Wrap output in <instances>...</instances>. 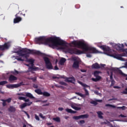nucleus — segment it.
Instances as JSON below:
<instances>
[{"label": "nucleus", "instance_id": "f257e3e1", "mask_svg": "<svg viewBox=\"0 0 127 127\" xmlns=\"http://www.w3.org/2000/svg\"><path fill=\"white\" fill-rule=\"evenodd\" d=\"M36 43L38 44H44L45 45H49V47L54 49V47H57L59 45L61 47H59V49L61 50H66L67 53L69 54H75L76 55H80L84 53L76 48H69L67 46V42L62 40L58 37H50L46 38L45 37H40L35 39Z\"/></svg>", "mask_w": 127, "mask_h": 127}, {"label": "nucleus", "instance_id": "f03ea898", "mask_svg": "<svg viewBox=\"0 0 127 127\" xmlns=\"http://www.w3.org/2000/svg\"><path fill=\"white\" fill-rule=\"evenodd\" d=\"M71 44L74 45V46L77 47L78 48H81L84 51H90V53H98V50L95 48L92 47H88V45L84 42L81 41L77 42V41H73L71 42Z\"/></svg>", "mask_w": 127, "mask_h": 127}, {"label": "nucleus", "instance_id": "7ed1b4c3", "mask_svg": "<svg viewBox=\"0 0 127 127\" xmlns=\"http://www.w3.org/2000/svg\"><path fill=\"white\" fill-rule=\"evenodd\" d=\"M19 56L21 57H24L26 59L28 58V54H32V55H42V53L39 51H36L34 50H30L27 48H24L19 50L17 52H15Z\"/></svg>", "mask_w": 127, "mask_h": 127}, {"label": "nucleus", "instance_id": "20e7f679", "mask_svg": "<svg viewBox=\"0 0 127 127\" xmlns=\"http://www.w3.org/2000/svg\"><path fill=\"white\" fill-rule=\"evenodd\" d=\"M44 61L45 63V66L47 69L48 70H52L53 69V66H52V63L50 62V60L47 57L43 58Z\"/></svg>", "mask_w": 127, "mask_h": 127}, {"label": "nucleus", "instance_id": "39448f33", "mask_svg": "<svg viewBox=\"0 0 127 127\" xmlns=\"http://www.w3.org/2000/svg\"><path fill=\"white\" fill-rule=\"evenodd\" d=\"M126 55H127L126 54H119L116 53L111 54L110 55L111 57H113L114 58H116V59L121 60V61H125V60H124L123 57H125Z\"/></svg>", "mask_w": 127, "mask_h": 127}, {"label": "nucleus", "instance_id": "423d86ee", "mask_svg": "<svg viewBox=\"0 0 127 127\" xmlns=\"http://www.w3.org/2000/svg\"><path fill=\"white\" fill-rule=\"evenodd\" d=\"M23 82H21L16 84H8L6 86L8 89H14V88H18L20 86H23Z\"/></svg>", "mask_w": 127, "mask_h": 127}, {"label": "nucleus", "instance_id": "0eeeda50", "mask_svg": "<svg viewBox=\"0 0 127 127\" xmlns=\"http://www.w3.org/2000/svg\"><path fill=\"white\" fill-rule=\"evenodd\" d=\"M28 62L31 64V67L28 68V70L30 72H31L32 70H36V68L34 67V60L33 59H28Z\"/></svg>", "mask_w": 127, "mask_h": 127}, {"label": "nucleus", "instance_id": "6e6552de", "mask_svg": "<svg viewBox=\"0 0 127 127\" xmlns=\"http://www.w3.org/2000/svg\"><path fill=\"white\" fill-rule=\"evenodd\" d=\"M88 118H89V115L84 114L80 115L79 116H73L72 117V119H73V120H76L77 121L78 120H80V119H88Z\"/></svg>", "mask_w": 127, "mask_h": 127}, {"label": "nucleus", "instance_id": "1a4fd4ad", "mask_svg": "<svg viewBox=\"0 0 127 127\" xmlns=\"http://www.w3.org/2000/svg\"><path fill=\"white\" fill-rule=\"evenodd\" d=\"M65 82H67V83H71L72 84H75V82H76V79L73 76L66 77L65 79Z\"/></svg>", "mask_w": 127, "mask_h": 127}, {"label": "nucleus", "instance_id": "9d476101", "mask_svg": "<svg viewBox=\"0 0 127 127\" xmlns=\"http://www.w3.org/2000/svg\"><path fill=\"white\" fill-rule=\"evenodd\" d=\"M32 105V102H29L28 103H24L22 105L20 106V109L22 110V109H24L25 107H29Z\"/></svg>", "mask_w": 127, "mask_h": 127}, {"label": "nucleus", "instance_id": "9b49d317", "mask_svg": "<svg viewBox=\"0 0 127 127\" xmlns=\"http://www.w3.org/2000/svg\"><path fill=\"white\" fill-rule=\"evenodd\" d=\"M17 80V77L13 75H10L8 78V81L10 83H13L14 81H16Z\"/></svg>", "mask_w": 127, "mask_h": 127}, {"label": "nucleus", "instance_id": "f8f14e48", "mask_svg": "<svg viewBox=\"0 0 127 127\" xmlns=\"http://www.w3.org/2000/svg\"><path fill=\"white\" fill-rule=\"evenodd\" d=\"M79 61L74 60L72 64V68H74V69H79Z\"/></svg>", "mask_w": 127, "mask_h": 127}, {"label": "nucleus", "instance_id": "ddd939ff", "mask_svg": "<svg viewBox=\"0 0 127 127\" xmlns=\"http://www.w3.org/2000/svg\"><path fill=\"white\" fill-rule=\"evenodd\" d=\"M15 18L13 20L14 23H18V22H20L21 20H22V18L20 17H17V14L15 15Z\"/></svg>", "mask_w": 127, "mask_h": 127}, {"label": "nucleus", "instance_id": "4468645a", "mask_svg": "<svg viewBox=\"0 0 127 127\" xmlns=\"http://www.w3.org/2000/svg\"><path fill=\"white\" fill-rule=\"evenodd\" d=\"M100 48L105 52H110V51H111V49H110V47H106L105 46H101Z\"/></svg>", "mask_w": 127, "mask_h": 127}, {"label": "nucleus", "instance_id": "2eb2a0df", "mask_svg": "<svg viewBox=\"0 0 127 127\" xmlns=\"http://www.w3.org/2000/svg\"><path fill=\"white\" fill-rule=\"evenodd\" d=\"M8 45L7 43H5L3 45H0V50H1L2 51L4 50V49H8Z\"/></svg>", "mask_w": 127, "mask_h": 127}, {"label": "nucleus", "instance_id": "dca6fc26", "mask_svg": "<svg viewBox=\"0 0 127 127\" xmlns=\"http://www.w3.org/2000/svg\"><path fill=\"white\" fill-rule=\"evenodd\" d=\"M26 97H27V98H29V99H31V100H34L35 99V97L33 96L32 94L29 92H26L25 93V95Z\"/></svg>", "mask_w": 127, "mask_h": 127}, {"label": "nucleus", "instance_id": "f3484780", "mask_svg": "<svg viewBox=\"0 0 127 127\" xmlns=\"http://www.w3.org/2000/svg\"><path fill=\"white\" fill-rule=\"evenodd\" d=\"M92 69H100L101 66L98 63H95L92 64Z\"/></svg>", "mask_w": 127, "mask_h": 127}, {"label": "nucleus", "instance_id": "a211bd4d", "mask_svg": "<svg viewBox=\"0 0 127 127\" xmlns=\"http://www.w3.org/2000/svg\"><path fill=\"white\" fill-rule=\"evenodd\" d=\"M66 112L67 113H69L70 114H76L77 113L76 111H73L72 109H70L68 108H67L65 109Z\"/></svg>", "mask_w": 127, "mask_h": 127}, {"label": "nucleus", "instance_id": "6ab92c4d", "mask_svg": "<svg viewBox=\"0 0 127 127\" xmlns=\"http://www.w3.org/2000/svg\"><path fill=\"white\" fill-rule=\"evenodd\" d=\"M8 111L11 113H14V112L16 111V109L15 108H14L13 106H10L8 109Z\"/></svg>", "mask_w": 127, "mask_h": 127}, {"label": "nucleus", "instance_id": "aec40b11", "mask_svg": "<svg viewBox=\"0 0 127 127\" xmlns=\"http://www.w3.org/2000/svg\"><path fill=\"white\" fill-rule=\"evenodd\" d=\"M35 93H36V94H38V95H42L43 93V92H42V91H41V89L39 88L35 90Z\"/></svg>", "mask_w": 127, "mask_h": 127}, {"label": "nucleus", "instance_id": "412c9836", "mask_svg": "<svg viewBox=\"0 0 127 127\" xmlns=\"http://www.w3.org/2000/svg\"><path fill=\"white\" fill-rule=\"evenodd\" d=\"M66 62V59L65 58H62L60 61V65H64V63Z\"/></svg>", "mask_w": 127, "mask_h": 127}, {"label": "nucleus", "instance_id": "4be33fe9", "mask_svg": "<svg viewBox=\"0 0 127 127\" xmlns=\"http://www.w3.org/2000/svg\"><path fill=\"white\" fill-rule=\"evenodd\" d=\"M118 73L119 74H120V75L123 76V77H127V74H126L125 73L123 72V71L121 69L118 70Z\"/></svg>", "mask_w": 127, "mask_h": 127}, {"label": "nucleus", "instance_id": "5701e85b", "mask_svg": "<svg viewBox=\"0 0 127 127\" xmlns=\"http://www.w3.org/2000/svg\"><path fill=\"white\" fill-rule=\"evenodd\" d=\"M75 95H78V96H79L80 97H81L82 98H85L86 96L85 95L79 93V92H75Z\"/></svg>", "mask_w": 127, "mask_h": 127}, {"label": "nucleus", "instance_id": "b1692460", "mask_svg": "<svg viewBox=\"0 0 127 127\" xmlns=\"http://www.w3.org/2000/svg\"><path fill=\"white\" fill-rule=\"evenodd\" d=\"M97 114L98 115V117L100 118V119H103V113L101 111H98L97 112Z\"/></svg>", "mask_w": 127, "mask_h": 127}, {"label": "nucleus", "instance_id": "393cba45", "mask_svg": "<svg viewBox=\"0 0 127 127\" xmlns=\"http://www.w3.org/2000/svg\"><path fill=\"white\" fill-rule=\"evenodd\" d=\"M45 97H50V93L45 91L43 92V94Z\"/></svg>", "mask_w": 127, "mask_h": 127}, {"label": "nucleus", "instance_id": "a878e982", "mask_svg": "<svg viewBox=\"0 0 127 127\" xmlns=\"http://www.w3.org/2000/svg\"><path fill=\"white\" fill-rule=\"evenodd\" d=\"M6 84H7V81H0V86H4Z\"/></svg>", "mask_w": 127, "mask_h": 127}, {"label": "nucleus", "instance_id": "bb28decb", "mask_svg": "<svg viewBox=\"0 0 127 127\" xmlns=\"http://www.w3.org/2000/svg\"><path fill=\"white\" fill-rule=\"evenodd\" d=\"M28 80H32L33 82H35L36 80L37 79V78L36 77H29L28 78Z\"/></svg>", "mask_w": 127, "mask_h": 127}, {"label": "nucleus", "instance_id": "cd10ccee", "mask_svg": "<svg viewBox=\"0 0 127 127\" xmlns=\"http://www.w3.org/2000/svg\"><path fill=\"white\" fill-rule=\"evenodd\" d=\"M53 120L55 122H57V123H60V118L59 117L54 118Z\"/></svg>", "mask_w": 127, "mask_h": 127}, {"label": "nucleus", "instance_id": "c85d7f7f", "mask_svg": "<svg viewBox=\"0 0 127 127\" xmlns=\"http://www.w3.org/2000/svg\"><path fill=\"white\" fill-rule=\"evenodd\" d=\"M118 47L119 49V50H122V48H124V47H125V46L124 45V44H119L118 45Z\"/></svg>", "mask_w": 127, "mask_h": 127}, {"label": "nucleus", "instance_id": "c756f323", "mask_svg": "<svg viewBox=\"0 0 127 127\" xmlns=\"http://www.w3.org/2000/svg\"><path fill=\"white\" fill-rule=\"evenodd\" d=\"M15 59H16V60H18V61H22V62L24 61V60L22 59L21 58L19 57L18 56L15 57Z\"/></svg>", "mask_w": 127, "mask_h": 127}, {"label": "nucleus", "instance_id": "7c9ffc66", "mask_svg": "<svg viewBox=\"0 0 127 127\" xmlns=\"http://www.w3.org/2000/svg\"><path fill=\"white\" fill-rule=\"evenodd\" d=\"M99 74H100V71L96 70L94 72V75L95 77L97 76H99Z\"/></svg>", "mask_w": 127, "mask_h": 127}, {"label": "nucleus", "instance_id": "2f4dec72", "mask_svg": "<svg viewBox=\"0 0 127 127\" xmlns=\"http://www.w3.org/2000/svg\"><path fill=\"white\" fill-rule=\"evenodd\" d=\"M22 112L23 113H24V114H25V115H26V116H27L28 119H30V116H29V114H28V113H27V112L24 110H22Z\"/></svg>", "mask_w": 127, "mask_h": 127}, {"label": "nucleus", "instance_id": "473e14b6", "mask_svg": "<svg viewBox=\"0 0 127 127\" xmlns=\"http://www.w3.org/2000/svg\"><path fill=\"white\" fill-rule=\"evenodd\" d=\"M106 107H111V108H113L114 109H115L116 106L113 105L112 104H106Z\"/></svg>", "mask_w": 127, "mask_h": 127}, {"label": "nucleus", "instance_id": "72a5a7b5", "mask_svg": "<svg viewBox=\"0 0 127 127\" xmlns=\"http://www.w3.org/2000/svg\"><path fill=\"white\" fill-rule=\"evenodd\" d=\"M83 89L85 91V95L89 96V91H88V90H87V89L86 88H83Z\"/></svg>", "mask_w": 127, "mask_h": 127}, {"label": "nucleus", "instance_id": "f704fd0d", "mask_svg": "<svg viewBox=\"0 0 127 127\" xmlns=\"http://www.w3.org/2000/svg\"><path fill=\"white\" fill-rule=\"evenodd\" d=\"M1 101H2V102H3L2 103V106L3 107H5L6 106V101H5V100L4 99H1Z\"/></svg>", "mask_w": 127, "mask_h": 127}, {"label": "nucleus", "instance_id": "c9c22d12", "mask_svg": "<svg viewBox=\"0 0 127 127\" xmlns=\"http://www.w3.org/2000/svg\"><path fill=\"white\" fill-rule=\"evenodd\" d=\"M90 104H93V105H95V106H96V105H98V102H97V101H95L93 100L90 102Z\"/></svg>", "mask_w": 127, "mask_h": 127}, {"label": "nucleus", "instance_id": "e433bc0d", "mask_svg": "<svg viewBox=\"0 0 127 127\" xmlns=\"http://www.w3.org/2000/svg\"><path fill=\"white\" fill-rule=\"evenodd\" d=\"M60 85H63L64 86H67V83H65L64 81L60 82Z\"/></svg>", "mask_w": 127, "mask_h": 127}, {"label": "nucleus", "instance_id": "4c0bfd02", "mask_svg": "<svg viewBox=\"0 0 127 127\" xmlns=\"http://www.w3.org/2000/svg\"><path fill=\"white\" fill-rule=\"evenodd\" d=\"M18 99L19 100H22V101H24V100H25V97H22V96H19L18 97Z\"/></svg>", "mask_w": 127, "mask_h": 127}, {"label": "nucleus", "instance_id": "58836bf2", "mask_svg": "<svg viewBox=\"0 0 127 127\" xmlns=\"http://www.w3.org/2000/svg\"><path fill=\"white\" fill-rule=\"evenodd\" d=\"M33 87L34 88V89H38V85L36 84H33Z\"/></svg>", "mask_w": 127, "mask_h": 127}, {"label": "nucleus", "instance_id": "ea45409f", "mask_svg": "<svg viewBox=\"0 0 127 127\" xmlns=\"http://www.w3.org/2000/svg\"><path fill=\"white\" fill-rule=\"evenodd\" d=\"M5 101L6 102H7V103H10V102H11V98H8V99L5 100Z\"/></svg>", "mask_w": 127, "mask_h": 127}, {"label": "nucleus", "instance_id": "a19ab883", "mask_svg": "<svg viewBox=\"0 0 127 127\" xmlns=\"http://www.w3.org/2000/svg\"><path fill=\"white\" fill-rule=\"evenodd\" d=\"M35 118L37 121H40V119H39V117H38V116H37V115L36 114L35 115Z\"/></svg>", "mask_w": 127, "mask_h": 127}, {"label": "nucleus", "instance_id": "79ce46f5", "mask_svg": "<svg viewBox=\"0 0 127 127\" xmlns=\"http://www.w3.org/2000/svg\"><path fill=\"white\" fill-rule=\"evenodd\" d=\"M95 77H96L97 81H100V80L102 79V77L99 75H97Z\"/></svg>", "mask_w": 127, "mask_h": 127}, {"label": "nucleus", "instance_id": "37998d69", "mask_svg": "<svg viewBox=\"0 0 127 127\" xmlns=\"http://www.w3.org/2000/svg\"><path fill=\"white\" fill-rule=\"evenodd\" d=\"M39 117H40V118H41L42 119H45V116H43V115H42V113L39 114Z\"/></svg>", "mask_w": 127, "mask_h": 127}, {"label": "nucleus", "instance_id": "c03bdc74", "mask_svg": "<svg viewBox=\"0 0 127 127\" xmlns=\"http://www.w3.org/2000/svg\"><path fill=\"white\" fill-rule=\"evenodd\" d=\"M74 110H75V111H80V110H81V107H77L75 106Z\"/></svg>", "mask_w": 127, "mask_h": 127}, {"label": "nucleus", "instance_id": "a18cd8bd", "mask_svg": "<svg viewBox=\"0 0 127 127\" xmlns=\"http://www.w3.org/2000/svg\"><path fill=\"white\" fill-rule=\"evenodd\" d=\"M24 102H25L26 103H29V99H27L26 97H25V99L24 100Z\"/></svg>", "mask_w": 127, "mask_h": 127}, {"label": "nucleus", "instance_id": "49530a36", "mask_svg": "<svg viewBox=\"0 0 127 127\" xmlns=\"http://www.w3.org/2000/svg\"><path fill=\"white\" fill-rule=\"evenodd\" d=\"M115 81L114 80H111V86H114L115 85Z\"/></svg>", "mask_w": 127, "mask_h": 127}, {"label": "nucleus", "instance_id": "de8ad7c7", "mask_svg": "<svg viewBox=\"0 0 127 127\" xmlns=\"http://www.w3.org/2000/svg\"><path fill=\"white\" fill-rule=\"evenodd\" d=\"M79 123H80L81 125H83V124H85V121H84V120H80L79 121Z\"/></svg>", "mask_w": 127, "mask_h": 127}, {"label": "nucleus", "instance_id": "09e8293b", "mask_svg": "<svg viewBox=\"0 0 127 127\" xmlns=\"http://www.w3.org/2000/svg\"><path fill=\"white\" fill-rule=\"evenodd\" d=\"M82 87H84V88H88L89 86L86 84L83 83V84H82Z\"/></svg>", "mask_w": 127, "mask_h": 127}, {"label": "nucleus", "instance_id": "8fccbe9b", "mask_svg": "<svg viewBox=\"0 0 127 127\" xmlns=\"http://www.w3.org/2000/svg\"><path fill=\"white\" fill-rule=\"evenodd\" d=\"M110 80L112 81V80H114V78H113V73L111 72L110 75Z\"/></svg>", "mask_w": 127, "mask_h": 127}, {"label": "nucleus", "instance_id": "3c124183", "mask_svg": "<svg viewBox=\"0 0 127 127\" xmlns=\"http://www.w3.org/2000/svg\"><path fill=\"white\" fill-rule=\"evenodd\" d=\"M86 56L87 57H89V58H90V57H92V55H91V54H89V53L86 54Z\"/></svg>", "mask_w": 127, "mask_h": 127}, {"label": "nucleus", "instance_id": "603ef678", "mask_svg": "<svg viewBox=\"0 0 127 127\" xmlns=\"http://www.w3.org/2000/svg\"><path fill=\"white\" fill-rule=\"evenodd\" d=\"M92 81H93L94 82H98V80L97 79V78H92Z\"/></svg>", "mask_w": 127, "mask_h": 127}, {"label": "nucleus", "instance_id": "864d4df0", "mask_svg": "<svg viewBox=\"0 0 127 127\" xmlns=\"http://www.w3.org/2000/svg\"><path fill=\"white\" fill-rule=\"evenodd\" d=\"M17 96H25L23 93H17Z\"/></svg>", "mask_w": 127, "mask_h": 127}, {"label": "nucleus", "instance_id": "5fc2aeb1", "mask_svg": "<svg viewBox=\"0 0 127 127\" xmlns=\"http://www.w3.org/2000/svg\"><path fill=\"white\" fill-rule=\"evenodd\" d=\"M118 109H122L123 110H125L126 109V107L125 106L120 107H118Z\"/></svg>", "mask_w": 127, "mask_h": 127}, {"label": "nucleus", "instance_id": "6e6d98bb", "mask_svg": "<svg viewBox=\"0 0 127 127\" xmlns=\"http://www.w3.org/2000/svg\"><path fill=\"white\" fill-rule=\"evenodd\" d=\"M49 105H50V104H49V103H47V104H44V105H43V107H47V106H49Z\"/></svg>", "mask_w": 127, "mask_h": 127}, {"label": "nucleus", "instance_id": "4d7b16f0", "mask_svg": "<svg viewBox=\"0 0 127 127\" xmlns=\"http://www.w3.org/2000/svg\"><path fill=\"white\" fill-rule=\"evenodd\" d=\"M114 89H121V87L120 86H114Z\"/></svg>", "mask_w": 127, "mask_h": 127}, {"label": "nucleus", "instance_id": "13d9d810", "mask_svg": "<svg viewBox=\"0 0 127 127\" xmlns=\"http://www.w3.org/2000/svg\"><path fill=\"white\" fill-rule=\"evenodd\" d=\"M120 117H121V118H127V116H125V115H123V114H121V115H120Z\"/></svg>", "mask_w": 127, "mask_h": 127}, {"label": "nucleus", "instance_id": "bf43d9fd", "mask_svg": "<svg viewBox=\"0 0 127 127\" xmlns=\"http://www.w3.org/2000/svg\"><path fill=\"white\" fill-rule=\"evenodd\" d=\"M55 70H59V68L57 65L55 66Z\"/></svg>", "mask_w": 127, "mask_h": 127}, {"label": "nucleus", "instance_id": "052dcab7", "mask_svg": "<svg viewBox=\"0 0 127 127\" xmlns=\"http://www.w3.org/2000/svg\"><path fill=\"white\" fill-rule=\"evenodd\" d=\"M71 107L72 108V109H73L74 110L75 109V108H76V106H75L74 105V104H72L71 105Z\"/></svg>", "mask_w": 127, "mask_h": 127}, {"label": "nucleus", "instance_id": "680f3d73", "mask_svg": "<svg viewBox=\"0 0 127 127\" xmlns=\"http://www.w3.org/2000/svg\"><path fill=\"white\" fill-rule=\"evenodd\" d=\"M58 110H59V111H63V110H64V109L63 108L60 107L58 108Z\"/></svg>", "mask_w": 127, "mask_h": 127}, {"label": "nucleus", "instance_id": "e2e57ef3", "mask_svg": "<svg viewBox=\"0 0 127 127\" xmlns=\"http://www.w3.org/2000/svg\"><path fill=\"white\" fill-rule=\"evenodd\" d=\"M81 72H82V73H85L86 72L85 69H80Z\"/></svg>", "mask_w": 127, "mask_h": 127}, {"label": "nucleus", "instance_id": "0e129e2a", "mask_svg": "<svg viewBox=\"0 0 127 127\" xmlns=\"http://www.w3.org/2000/svg\"><path fill=\"white\" fill-rule=\"evenodd\" d=\"M19 13H20L21 15H24V16H25V14H23L22 12H21V11H19Z\"/></svg>", "mask_w": 127, "mask_h": 127}, {"label": "nucleus", "instance_id": "69168bd1", "mask_svg": "<svg viewBox=\"0 0 127 127\" xmlns=\"http://www.w3.org/2000/svg\"><path fill=\"white\" fill-rule=\"evenodd\" d=\"M96 102H98V103H102V102H103V100H97Z\"/></svg>", "mask_w": 127, "mask_h": 127}, {"label": "nucleus", "instance_id": "338daca9", "mask_svg": "<svg viewBox=\"0 0 127 127\" xmlns=\"http://www.w3.org/2000/svg\"><path fill=\"white\" fill-rule=\"evenodd\" d=\"M113 100H117L116 98H112L108 100V101L110 102V101H113Z\"/></svg>", "mask_w": 127, "mask_h": 127}, {"label": "nucleus", "instance_id": "774afa93", "mask_svg": "<svg viewBox=\"0 0 127 127\" xmlns=\"http://www.w3.org/2000/svg\"><path fill=\"white\" fill-rule=\"evenodd\" d=\"M94 93H95V94H96V95H99V91H95Z\"/></svg>", "mask_w": 127, "mask_h": 127}]
</instances>
